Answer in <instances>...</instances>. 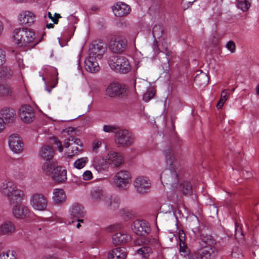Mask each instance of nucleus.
<instances>
[{
	"label": "nucleus",
	"instance_id": "nucleus-39",
	"mask_svg": "<svg viewBox=\"0 0 259 259\" xmlns=\"http://www.w3.org/2000/svg\"><path fill=\"white\" fill-rule=\"evenodd\" d=\"M89 161L87 157H83L77 159L74 163V166L77 169H81L85 166Z\"/></svg>",
	"mask_w": 259,
	"mask_h": 259
},
{
	"label": "nucleus",
	"instance_id": "nucleus-62",
	"mask_svg": "<svg viewBox=\"0 0 259 259\" xmlns=\"http://www.w3.org/2000/svg\"><path fill=\"white\" fill-rule=\"evenodd\" d=\"M232 255L233 257H236L238 258H240L243 256L241 252H240L239 254H237L236 252H234V251L232 252Z\"/></svg>",
	"mask_w": 259,
	"mask_h": 259
},
{
	"label": "nucleus",
	"instance_id": "nucleus-49",
	"mask_svg": "<svg viewBox=\"0 0 259 259\" xmlns=\"http://www.w3.org/2000/svg\"><path fill=\"white\" fill-rule=\"evenodd\" d=\"M48 17L51 19V20L54 22V24H58V19L61 18V16L59 14L55 13L54 16H52V15L51 12H48Z\"/></svg>",
	"mask_w": 259,
	"mask_h": 259
},
{
	"label": "nucleus",
	"instance_id": "nucleus-41",
	"mask_svg": "<svg viewBox=\"0 0 259 259\" xmlns=\"http://www.w3.org/2000/svg\"><path fill=\"white\" fill-rule=\"evenodd\" d=\"M71 152L69 153L68 154V157L72 156L75 154H78L81 153L83 151L82 149V143L81 142V144L80 145H75L71 146Z\"/></svg>",
	"mask_w": 259,
	"mask_h": 259
},
{
	"label": "nucleus",
	"instance_id": "nucleus-5",
	"mask_svg": "<svg viewBox=\"0 0 259 259\" xmlns=\"http://www.w3.org/2000/svg\"><path fill=\"white\" fill-rule=\"evenodd\" d=\"M115 140L117 144L128 147L133 143L134 137L132 133L126 130H118L115 136Z\"/></svg>",
	"mask_w": 259,
	"mask_h": 259
},
{
	"label": "nucleus",
	"instance_id": "nucleus-44",
	"mask_svg": "<svg viewBox=\"0 0 259 259\" xmlns=\"http://www.w3.org/2000/svg\"><path fill=\"white\" fill-rule=\"evenodd\" d=\"M250 6V4L246 0L238 1L237 7L243 12L248 10Z\"/></svg>",
	"mask_w": 259,
	"mask_h": 259
},
{
	"label": "nucleus",
	"instance_id": "nucleus-12",
	"mask_svg": "<svg viewBox=\"0 0 259 259\" xmlns=\"http://www.w3.org/2000/svg\"><path fill=\"white\" fill-rule=\"evenodd\" d=\"M215 253L214 249L201 247L191 254L189 259H211L212 255L215 254Z\"/></svg>",
	"mask_w": 259,
	"mask_h": 259
},
{
	"label": "nucleus",
	"instance_id": "nucleus-8",
	"mask_svg": "<svg viewBox=\"0 0 259 259\" xmlns=\"http://www.w3.org/2000/svg\"><path fill=\"white\" fill-rule=\"evenodd\" d=\"M31 204L35 210H44L47 207L48 200L43 194L36 193L31 197Z\"/></svg>",
	"mask_w": 259,
	"mask_h": 259
},
{
	"label": "nucleus",
	"instance_id": "nucleus-2",
	"mask_svg": "<svg viewBox=\"0 0 259 259\" xmlns=\"http://www.w3.org/2000/svg\"><path fill=\"white\" fill-rule=\"evenodd\" d=\"M0 191L6 197L10 204L21 201L24 196L23 192L18 189L16 184L10 180H5L0 186Z\"/></svg>",
	"mask_w": 259,
	"mask_h": 259
},
{
	"label": "nucleus",
	"instance_id": "nucleus-48",
	"mask_svg": "<svg viewBox=\"0 0 259 259\" xmlns=\"http://www.w3.org/2000/svg\"><path fill=\"white\" fill-rule=\"evenodd\" d=\"M226 48L231 53H234L236 50V45L232 40H229L226 45Z\"/></svg>",
	"mask_w": 259,
	"mask_h": 259
},
{
	"label": "nucleus",
	"instance_id": "nucleus-25",
	"mask_svg": "<svg viewBox=\"0 0 259 259\" xmlns=\"http://www.w3.org/2000/svg\"><path fill=\"white\" fill-rule=\"evenodd\" d=\"M131 240V236L126 232L122 231L117 233L112 237L113 242L116 245L125 243Z\"/></svg>",
	"mask_w": 259,
	"mask_h": 259
},
{
	"label": "nucleus",
	"instance_id": "nucleus-17",
	"mask_svg": "<svg viewBox=\"0 0 259 259\" xmlns=\"http://www.w3.org/2000/svg\"><path fill=\"white\" fill-rule=\"evenodd\" d=\"M127 46V41L121 37L115 38L110 43V49L115 53H119L123 52Z\"/></svg>",
	"mask_w": 259,
	"mask_h": 259
},
{
	"label": "nucleus",
	"instance_id": "nucleus-18",
	"mask_svg": "<svg viewBox=\"0 0 259 259\" xmlns=\"http://www.w3.org/2000/svg\"><path fill=\"white\" fill-rule=\"evenodd\" d=\"M112 11L116 16L120 17L128 15L131 9L127 4L122 2H118L113 6Z\"/></svg>",
	"mask_w": 259,
	"mask_h": 259
},
{
	"label": "nucleus",
	"instance_id": "nucleus-60",
	"mask_svg": "<svg viewBox=\"0 0 259 259\" xmlns=\"http://www.w3.org/2000/svg\"><path fill=\"white\" fill-rule=\"evenodd\" d=\"M42 259H57V256L55 254H48L45 256Z\"/></svg>",
	"mask_w": 259,
	"mask_h": 259
},
{
	"label": "nucleus",
	"instance_id": "nucleus-11",
	"mask_svg": "<svg viewBox=\"0 0 259 259\" xmlns=\"http://www.w3.org/2000/svg\"><path fill=\"white\" fill-rule=\"evenodd\" d=\"M8 144L10 148L14 153H19L23 149V143L17 134H13L9 136Z\"/></svg>",
	"mask_w": 259,
	"mask_h": 259
},
{
	"label": "nucleus",
	"instance_id": "nucleus-15",
	"mask_svg": "<svg viewBox=\"0 0 259 259\" xmlns=\"http://www.w3.org/2000/svg\"><path fill=\"white\" fill-rule=\"evenodd\" d=\"M105 161L107 164L118 167L123 162V157L119 153L110 150L108 152Z\"/></svg>",
	"mask_w": 259,
	"mask_h": 259
},
{
	"label": "nucleus",
	"instance_id": "nucleus-56",
	"mask_svg": "<svg viewBox=\"0 0 259 259\" xmlns=\"http://www.w3.org/2000/svg\"><path fill=\"white\" fill-rule=\"evenodd\" d=\"M153 51L155 54H158L160 52V50L158 48V44L156 41H154L152 45Z\"/></svg>",
	"mask_w": 259,
	"mask_h": 259
},
{
	"label": "nucleus",
	"instance_id": "nucleus-54",
	"mask_svg": "<svg viewBox=\"0 0 259 259\" xmlns=\"http://www.w3.org/2000/svg\"><path fill=\"white\" fill-rule=\"evenodd\" d=\"M104 201L105 204L108 206H111L112 204V197L109 195L106 196Z\"/></svg>",
	"mask_w": 259,
	"mask_h": 259
},
{
	"label": "nucleus",
	"instance_id": "nucleus-59",
	"mask_svg": "<svg viewBox=\"0 0 259 259\" xmlns=\"http://www.w3.org/2000/svg\"><path fill=\"white\" fill-rule=\"evenodd\" d=\"M243 236V234L237 231V229L236 228V231L235 234V236L236 239H242Z\"/></svg>",
	"mask_w": 259,
	"mask_h": 259
},
{
	"label": "nucleus",
	"instance_id": "nucleus-23",
	"mask_svg": "<svg viewBox=\"0 0 259 259\" xmlns=\"http://www.w3.org/2000/svg\"><path fill=\"white\" fill-rule=\"evenodd\" d=\"M16 231L14 224L9 221H5L0 225V234L10 236Z\"/></svg>",
	"mask_w": 259,
	"mask_h": 259
},
{
	"label": "nucleus",
	"instance_id": "nucleus-19",
	"mask_svg": "<svg viewBox=\"0 0 259 259\" xmlns=\"http://www.w3.org/2000/svg\"><path fill=\"white\" fill-rule=\"evenodd\" d=\"M125 92L124 88L118 83H110L106 90V95L110 97H119Z\"/></svg>",
	"mask_w": 259,
	"mask_h": 259
},
{
	"label": "nucleus",
	"instance_id": "nucleus-33",
	"mask_svg": "<svg viewBox=\"0 0 259 259\" xmlns=\"http://www.w3.org/2000/svg\"><path fill=\"white\" fill-rule=\"evenodd\" d=\"M13 72L10 67L3 66L0 67V79L7 80L11 78Z\"/></svg>",
	"mask_w": 259,
	"mask_h": 259
},
{
	"label": "nucleus",
	"instance_id": "nucleus-57",
	"mask_svg": "<svg viewBox=\"0 0 259 259\" xmlns=\"http://www.w3.org/2000/svg\"><path fill=\"white\" fill-rule=\"evenodd\" d=\"M123 212H124L123 215H125L126 216V217L124 218L125 220L131 219L134 217V214L130 211H124Z\"/></svg>",
	"mask_w": 259,
	"mask_h": 259
},
{
	"label": "nucleus",
	"instance_id": "nucleus-21",
	"mask_svg": "<svg viewBox=\"0 0 259 259\" xmlns=\"http://www.w3.org/2000/svg\"><path fill=\"white\" fill-rule=\"evenodd\" d=\"M51 175L53 180L56 183H63L67 180V171L61 166H57Z\"/></svg>",
	"mask_w": 259,
	"mask_h": 259
},
{
	"label": "nucleus",
	"instance_id": "nucleus-26",
	"mask_svg": "<svg viewBox=\"0 0 259 259\" xmlns=\"http://www.w3.org/2000/svg\"><path fill=\"white\" fill-rule=\"evenodd\" d=\"M54 151L52 147L49 145H45L41 147L39 152L40 158L45 160L53 159Z\"/></svg>",
	"mask_w": 259,
	"mask_h": 259
},
{
	"label": "nucleus",
	"instance_id": "nucleus-51",
	"mask_svg": "<svg viewBox=\"0 0 259 259\" xmlns=\"http://www.w3.org/2000/svg\"><path fill=\"white\" fill-rule=\"evenodd\" d=\"M82 177L84 180L88 181L93 178V174L90 170H86L83 172Z\"/></svg>",
	"mask_w": 259,
	"mask_h": 259
},
{
	"label": "nucleus",
	"instance_id": "nucleus-20",
	"mask_svg": "<svg viewBox=\"0 0 259 259\" xmlns=\"http://www.w3.org/2000/svg\"><path fill=\"white\" fill-rule=\"evenodd\" d=\"M0 117L5 122V123H11L15 121L16 114L13 108L4 107L0 110Z\"/></svg>",
	"mask_w": 259,
	"mask_h": 259
},
{
	"label": "nucleus",
	"instance_id": "nucleus-7",
	"mask_svg": "<svg viewBox=\"0 0 259 259\" xmlns=\"http://www.w3.org/2000/svg\"><path fill=\"white\" fill-rule=\"evenodd\" d=\"M131 181L130 173L124 170L117 172L114 176V182L116 186L120 188H124Z\"/></svg>",
	"mask_w": 259,
	"mask_h": 259
},
{
	"label": "nucleus",
	"instance_id": "nucleus-13",
	"mask_svg": "<svg viewBox=\"0 0 259 259\" xmlns=\"http://www.w3.org/2000/svg\"><path fill=\"white\" fill-rule=\"evenodd\" d=\"M106 51V47L102 42L92 44L89 49L88 56L97 60H100L102 58Z\"/></svg>",
	"mask_w": 259,
	"mask_h": 259
},
{
	"label": "nucleus",
	"instance_id": "nucleus-55",
	"mask_svg": "<svg viewBox=\"0 0 259 259\" xmlns=\"http://www.w3.org/2000/svg\"><path fill=\"white\" fill-rule=\"evenodd\" d=\"M54 142L57 146L59 151L60 152L63 151V148L61 142L57 138L54 139Z\"/></svg>",
	"mask_w": 259,
	"mask_h": 259
},
{
	"label": "nucleus",
	"instance_id": "nucleus-35",
	"mask_svg": "<svg viewBox=\"0 0 259 259\" xmlns=\"http://www.w3.org/2000/svg\"><path fill=\"white\" fill-rule=\"evenodd\" d=\"M180 190L185 195H190L192 193L191 185L188 181H184L180 185Z\"/></svg>",
	"mask_w": 259,
	"mask_h": 259
},
{
	"label": "nucleus",
	"instance_id": "nucleus-9",
	"mask_svg": "<svg viewBox=\"0 0 259 259\" xmlns=\"http://www.w3.org/2000/svg\"><path fill=\"white\" fill-rule=\"evenodd\" d=\"M19 115L25 123H30L34 118V112L32 108L28 105L21 106L19 110Z\"/></svg>",
	"mask_w": 259,
	"mask_h": 259
},
{
	"label": "nucleus",
	"instance_id": "nucleus-27",
	"mask_svg": "<svg viewBox=\"0 0 259 259\" xmlns=\"http://www.w3.org/2000/svg\"><path fill=\"white\" fill-rule=\"evenodd\" d=\"M127 255L126 249L124 247H117L109 252V259H124Z\"/></svg>",
	"mask_w": 259,
	"mask_h": 259
},
{
	"label": "nucleus",
	"instance_id": "nucleus-34",
	"mask_svg": "<svg viewBox=\"0 0 259 259\" xmlns=\"http://www.w3.org/2000/svg\"><path fill=\"white\" fill-rule=\"evenodd\" d=\"M194 81L196 83L200 85L206 84L208 82L209 77L205 73L201 71L200 73L197 74L195 77Z\"/></svg>",
	"mask_w": 259,
	"mask_h": 259
},
{
	"label": "nucleus",
	"instance_id": "nucleus-61",
	"mask_svg": "<svg viewBox=\"0 0 259 259\" xmlns=\"http://www.w3.org/2000/svg\"><path fill=\"white\" fill-rule=\"evenodd\" d=\"M196 0H183V5H192L194 2H195Z\"/></svg>",
	"mask_w": 259,
	"mask_h": 259
},
{
	"label": "nucleus",
	"instance_id": "nucleus-31",
	"mask_svg": "<svg viewBox=\"0 0 259 259\" xmlns=\"http://www.w3.org/2000/svg\"><path fill=\"white\" fill-rule=\"evenodd\" d=\"M200 239V244L201 247H210L212 249H214V251H216L215 247L213 246L214 240L211 235L203 234L201 235Z\"/></svg>",
	"mask_w": 259,
	"mask_h": 259
},
{
	"label": "nucleus",
	"instance_id": "nucleus-16",
	"mask_svg": "<svg viewBox=\"0 0 259 259\" xmlns=\"http://www.w3.org/2000/svg\"><path fill=\"white\" fill-rule=\"evenodd\" d=\"M35 16L34 14L28 11H23L21 12L18 16V21L20 24L26 26H31L34 22Z\"/></svg>",
	"mask_w": 259,
	"mask_h": 259
},
{
	"label": "nucleus",
	"instance_id": "nucleus-29",
	"mask_svg": "<svg viewBox=\"0 0 259 259\" xmlns=\"http://www.w3.org/2000/svg\"><path fill=\"white\" fill-rule=\"evenodd\" d=\"M163 154L165 158V162L169 167L174 166L175 164L177 165L176 162V158L174 152L171 147H168L163 150Z\"/></svg>",
	"mask_w": 259,
	"mask_h": 259
},
{
	"label": "nucleus",
	"instance_id": "nucleus-64",
	"mask_svg": "<svg viewBox=\"0 0 259 259\" xmlns=\"http://www.w3.org/2000/svg\"><path fill=\"white\" fill-rule=\"evenodd\" d=\"M4 26L3 23L2 21L0 20V36L2 35L3 30H4Z\"/></svg>",
	"mask_w": 259,
	"mask_h": 259
},
{
	"label": "nucleus",
	"instance_id": "nucleus-42",
	"mask_svg": "<svg viewBox=\"0 0 259 259\" xmlns=\"http://www.w3.org/2000/svg\"><path fill=\"white\" fill-rule=\"evenodd\" d=\"M228 96L229 93L227 91L224 90L222 92L221 98L217 105V107L218 109L222 108L225 101L228 99Z\"/></svg>",
	"mask_w": 259,
	"mask_h": 259
},
{
	"label": "nucleus",
	"instance_id": "nucleus-32",
	"mask_svg": "<svg viewBox=\"0 0 259 259\" xmlns=\"http://www.w3.org/2000/svg\"><path fill=\"white\" fill-rule=\"evenodd\" d=\"M20 164V167H19L17 162H15L14 165L13 171H14V177L18 179H21L23 178L24 175V166L22 161Z\"/></svg>",
	"mask_w": 259,
	"mask_h": 259
},
{
	"label": "nucleus",
	"instance_id": "nucleus-50",
	"mask_svg": "<svg viewBox=\"0 0 259 259\" xmlns=\"http://www.w3.org/2000/svg\"><path fill=\"white\" fill-rule=\"evenodd\" d=\"M6 53L1 48H0V66H2L6 62Z\"/></svg>",
	"mask_w": 259,
	"mask_h": 259
},
{
	"label": "nucleus",
	"instance_id": "nucleus-24",
	"mask_svg": "<svg viewBox=\"0 0 259 259\" xmlns=\"http://www.w3.org/2000/svg\"><path fill=\"white\" fill-rule=\"evenodd\" d=\"M70 215L73 219H75L77 222H83V220L80 218L83 217L84 211L83 207L78 204L73 205L70 210Z\"/></svg>",
	"mask_w": 259,
	"mask_h": 259
},
{
	"label": "nucleus",
	"instance_id": "nucleus-30",
	"mask_svg": "<svg viewBox=\"0 0 259 259\" xmlns=\"http://www.w3.org/2000/svg\"><path fill=\"white\" fill-rule=\"evenodd\" d=\"M57 163L53 159L45 160L41 166L42 171L47 175H52L54 169L57 167Z\"/></svg>",
	"mask_w": 259,
	"mask_h": 259
},
{
	"label": "nucleus",
	"instance_id": "nucleus-22",
	"mask_svg": "<svg viewBox=\"0 0 259 259\" xmlns=\"http://www.w3.org/2000/svg\"><path fill=\"white\" fill-rule=\"evenodd\" d=\"M98 60L91 56H88L84 61L85 70L91 73H96L100 70V67Z\"/></svg>",
	"mask_w": 259,
	"mask_h": 259
},
{
	"label": "nucleus",
	"instance_id": "nucleus-53",
	"mask_svg": "<svg viewBox=\"0 0 259 259\" xmlns=\"http://www.w3.org/2000/svg\"><path fill=\"white\" fill-rule=\"evenodd\" d=\"M92 198L96 201L100 199H101L103 196L101 195L100 193L98 191H94L92 193Z\"/></svg>",
	"mask_w": 259,
	"mask_h": 259
},
{
	"label": "nucleus",
	"instance_id": "nucleus-40",
	"mask_svg": "<svg viewBox=\"0 0 259 259\" xmlns=\"http://www.w3.org/2000/svg\"><path fill=\"white\" fill-rule=\"evenodd\" d=\"M0 259H17L16 252L12 250L4 251L0 254Z\"/></svg>",
	"mask_w": 259,
	"mask_h": 259
},
{
	"label": "nucleus",
	"instance_id": "nucleus-58",
	"mask_svg": "<svg viewBox=\"0 0 259 259\" xmlns=\"http://www.w3.org/2000/svg\"><path fill=\"white\" fill-rule=\"evenodd\" d=\"M6 127V123L3 119L0 117V133H2Z\"/></svg>",
	"mask_w": 259,
	"mask_h": 259
},
{
	"label": "nucleus",
	"instance_id": "nucleus-28",
	"mask_svg": "<svg viewBox=\"0 0 259 259\" xmlns=\"http://www.w3.org/2000/svg\"><path fill=\"white\" fill-rule=\"evenodd\" d=\"M53 195V201L56 204H62L66 200V194L62 189H54Z\"/></svg>",
	"mask_w": 259,
	"mask_h": 259
},
{
	"label": "nucleus",
	"instance_id": "nucleus-3",
	"mask_svg": "<svg viewBox=\"0 0 259 259\" xmlns=\"http://www.w3.org/2000/svg\"><path fill=\"white\" fill-rule=\"evenodd\" d=\"M108 64L111 69L122 74L127 73L132 69L129 60L123 56L114 55L110 57L108 60Z\"/></svg>",
	"mask_w": 259,
	"mask_h": 259
},
{
	"label": "nucleus",
	"instance_id": "nucleus-47",
	"mask_svg": "<svg viewBox=\"0 0 259 259\" xmlns=\"http://www.w3.org/2000/svg\"><path fill=\"white\" fill-rule=\"evenodd\" d=\"M152 33L153 37L155 38H160L162 34V31L160 26H155L153 28Z\"/></svg>",
	"mask_w": 259,
	"mask_h": 259
},
{
	"label": "nucleus",
	"instance_id": "nucleus-10",
	"mask_svg": "<svg viewBox=\"0 0 259 259\" xmlns=\"http://www.w3.org/2000/svg\"><path fill=\"white\" fill-rule=\"evenodd\" d=\"M19 201L12 204L14 205L12 212L15 218L23 219L29 217L30 211L29 208L21 203Z\"/></svg>",
	"mask_w": 259,
	"mask_h": 259
},
{
	"label": "nucleus",
	"instance_id": "nucleus-36",
	"mask_svg": "<svg viewBox=\"0 0 259 259\" xmlns=\"http://www.w3.org/2000/svg\"><path fill=\"white\" fill-rule=\"evenodd\" d=\"M152 252V249L148 246H144L137 250V253L142 255V259H148L149 254Z\"/></svg>",
	"mask_w": 259,
	"mask_h": 259
},
{
	"label": "nucleus",
	"instance_id": "nucleus-43",
	"mask_svg": "<svg viewBox=\"0 0 259 259\" xmlns=\"http://www.w3.org/2000/svg\"><path fill=\"white\" fill-rule=\"evenodd\" d=\"M185 236V233L183 230L179 231V239H180V252H186L187 249V246L185 245V242L183 241V238Z\"/></svg>",
	"mask_w": 259,
	"mask_h": 259
},
{
	"label": "nucleus",
	"instance_id": "nucleus-45",
	"mask_svg": "<svg viewBox=\"0 0 259 259\" xmlns=\"http://www.w3.org/2000/svg\"><path fill=\"white\" fill-rule=\"evenodd\" d=\"M154 95V91L152 89H150L143 95V100L148 102L153 98Z\"/></svg>",
	"mask_w": 259,
	"mask_h": 259
},
{
	"label": "nucleus",
	"instance_id": "nucleus-38",
	"mask_svg": "<svg viewBox=\"0 0 259 259\" xmlns=\"http://www.w3.org/2000/svg\"><path fill=\"white\" fill-rule=\"evenodd\" d=\"M12 91L8 84L0 83V97L11 96Z\"/></svg>",
	"mask_w": 259,
	"mask_h": 259
},
{
	"label": "nucleus",
	"instance_id": "nucleus-52",
	"mask_svg": "<svg viewBox=\"0 0 259 259\" xmlns=\"http://www.w3.org/2000/svg\"><path fill=\"white\" fill-rule=\"evenodd\" d=\"M101 144V141L98 140H95L92 143L93 150L94 151H97L100 148Z\"/></svg>",
	"mask_w": 259,
	"mask_h": 259
},
{
	"label": "nucleus",
	"instance_id": "nucleus-6",
	"mask_svg": "<svg viewBox=\"0 0 259 259\" xmlns=\"http://www.w3.org/2000/svg\"><path fill=\"white\" fill-rule=\"evenodd\" d=\"M134 186L136 192L140 194L148 192L151 187L149 179L145 176H139L134 181Z\"/></svg>",
	"mask_w": 259,
	"mask_h": 259
},
{
	"label": "nucleus",
	"instance_id": "nucleus-14",
	"mask_svg": "<svg viewBox=\"0 0 259 259\" xmlns=\"http://www.w3.org/2000/svg\"><path fill=\"white\" fill-rule=\"evenodd\" d=\"M132 229L137 235L140 236L148 234L151 230L147 222L139 220L133 222L132 225Z\"/></svg>",
	"mask_w": 259,
	"mask_h": 259
},
{
	"label": "nucleus",
	"instance_id": "nucleus-4",
	"mask_svg": "<svg viewBox=\"0 0 259 259\" xmlns=\"http://www.w3.org/2000/svg\"><path fill=\"white\" fill-rule=\"evenodd\" d=\"M180 169L176 164L174 166L169 167L161 175V181L163 185H167L172 188H176L179 181Z\"/></svg>",
	"mask_w": 259,
	"mask_h": 259
},
{
	"label": "nucleus",
	"instance_id": "nucleus-37",
	"mask_svg": "<svg viewBox=\"0 0 259 259\" xmlns=\"http://www.w3.org/2000/svg\"><path fill=\"white\" fill-rule=\"evenodd\" d=\"M81 144V141L79 139L73 136H70L64 142V146L65 148H68L75 145Z\"/></svg>",
	"mask_w": 259,
	"mask_h": 259
},
{
	"label": "nucleus",
	"instance_id": "nucleus-63",
	"mask_svg": "<svg viewBox=\"0 0 259 259\" xmlns=\"http://www.w3.org/2000/svg\"><path fill=\"white\" fill-rule=\"evenodd\" d=\"M243 176L246 178V179H249L250 178L252 175L250 172H247L246 171H245V172H243Z\"/></svg>",
	"mask_w": 259,
	"mask_h": 259
},
{
	"label": "nucleus",
	"instance_id": "nucleus-1",
	"mask_svg": "<svg viewBox=\"0 0 259 259\" xmlns=\"http://www.w3.org/2000/svg\"><path fill=\"white\" fill-rule=\"evenodd\" d=\"M14 42L19 47H34L41 40H39L35 36V32L27 28H19L14 30L13 32Z\"/></svg>",
	"mask_w": 259,
	"mask_h": 259
},
{
	"label": "nucleus",
	"instance_id": "nucleus-46",
	"mask_svg": "<svg viewBox=\"0 0 259 259\" xmlns=\"http://www.w3.org/2000/svg\"><path fill=\"white\" fill-rule=\"evenodd\" d=\"M118 127L115 125H104L103 131L106 133H115L118 131Z\"/></svg>",
	"mask_w": 259,
	"mask_h": 259
}]
</instances>
